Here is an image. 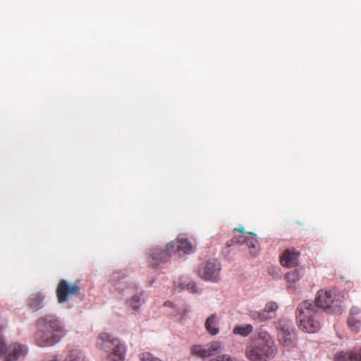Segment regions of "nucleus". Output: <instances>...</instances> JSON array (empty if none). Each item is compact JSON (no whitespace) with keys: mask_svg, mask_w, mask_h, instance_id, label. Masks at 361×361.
<instances>
[{"mask_svg":"<svg viewBox=\"0 0 361 361\" xmlns=\"http://www.w3.org/2000/svg\"><path fill=\"white\" fill-rule=\"evenodd\" d=\"M110 281L116 290V297L125 300L129 310L137 312L145 303L143 289L129 277L128 270L116 271L112 273Z\"/></svg>","mask_w":361,"mask_h":361,"instance_id":"1","label":"nucleus"},{"mask_svg":"<svg viewBox=\"0 0 361 361\" xmlns=\"http://www.w3.org/2000/svg\"><path fill=\"white\" fill-rule=\"evenodd\" d=\"M36 325L37 331L34 334V338L39 347L54 346L66 335V331L54 316L48 315L38 319Z\"/></svg>","mask_w":361,"mask_h":361,"instance_id":"2","label":"nucleus"},{"mask_svg":"<svg viewBox=\"0 0 361 361\" xmlns=\"http://www.w3.org/2000/svg\"><path fill=\"white\" fill-rule=\"evenodd\" d=\"M276 352L275 341L271 335L260 327L257 338L247 344L245 356L250 361H268L276 355Z\"/></svg>","mask_w":361,"mask_h":361,"instance_id":"3","label":"nucleus"},{"mask_svg":"<svg viewBox=\"0 0 361 361\" xmlns=\"http://www.w3.org/2000/svg\"><path fill=\"white\" fill-rule=\"evenodd\" d=\"M97 347L105 351L107 355L105 361H124L126 347L118 338L113 335L102 332L99 334L96 342Z\"/></svg>","mask_w":361,"mask_h":361,"instance_id":"4","label":"nucleus"},{"mask_svg":"<svg viewBox=\"0 0 361 361\" xmlns=\"http://www.w3.org/2000/svg\"><path fill=\"white\" fill-rule=\"evenodd\" d=\"M314 307L307 301L301 302L297 307L298 326L303 331L314 333L320 329V323L316 319L317 314Z\"/></svg>","mask_w":361,"mask_h":361,"instance_id":"5","label":"nucleus"},{"mask_svg":"<svg viewBox=\"0 0 361 361\" xmlns=\"http://www.w3.org/2000/svg\"><path fill=\"white\" fill-rule=\"evenodd\" d=\"M7 321L0 314V332L6 326ZM28 353L27 345L13 343L7 346L5 340L0 336V357L4 355V361H18V359L25 357Z\"/></svg>","mask_w":361,"mask_h":361,"instance_id":"6","label":"nucleus"},{"mask_svg":"<svg viewBox=\"0 0 361 361\" xmlns=\"http://www.w3.org/2000/svg\"><path fill=\"white\" fill-rule=\"evenodd\" d=\"M221 269L219 262L211 259L201 263L196 272L198 276L203 280L218 282L220 280Z\"/></svg>","mask_w":361,"mask_h":361,"instance_id":"7","label":"nucleus"},{"mask_svg":"<svg viewBox=\"0 0 361 361\" xmlns=\"http://www.w3.org/2000/svg\"><path fill=\"white\" fill-rule=\"evenodd\" d=\"M80 290V287L76 283H71L65 279L60 280L56 290L58 302L59 304L67 302L70 297L78 295Z\"/></svg>","mask_w":361,"mask_h":361,"instance_id":"8","label":"nucleus"},{"mask_svg":"<svg viewBox=\"0 0 361 361\" xmlns=\"http://www.w3.org/2000/svg\"><path fill=\"white\" fill-rule=\"evenodd\" d=\"M224 348L223 343L213 341L204 345H194L192 348V352L200 357L205 358L221 353L224 350Z\"/></svg>","mask_w":361,"mask_h":361,"instance_id":"9","label":"nucleus"},{"mask_svg":"<svg viewBox=\"0 0 361 361\" xmlns=\"http://www.w3.org/2000/svg\"><path fill=\"white\" fill-rule=\"evenodd\" d=\"M279 341L284 347L291 348L293 345L291 322L282 318L276 324Z\"/></svg>","mask_w":361,"mask_h":361,"instance_id":"10","label":"nucleus"},{"mask_svg":"<svg viewBox=\"0 0 361 361\" xmlns=\"http://www.w3.org/2000/svg\"><path fill=\"white\" fill-rule=\"evenodd\" d=\"M167 250L169 252L178 254H189L193 252L195 247L192 244L183 236H179L176 241H171L167 244Z\"/></svg>","mask_w":361,"mask_h":361,"instance_id":"11","label":"nucleus"},{"mask_svg":"<svg viewBox=\"0 0 361 361\" xmlns=\"http://www.w3.org/2000/svg\"><path fill=\"white\" fill-rule=\"evenodd\" d=\"M233 243L245 244L250 250L252 256H256L259 250V245L255 236H245L240 235L238 237H234L232 239Z\"/></svg>","mask_w":361,"mask_h":361,"instance_id":"12","label":"nucleus"},{"mask_svg":"<svg viewBox=\"0 0 361 361\" xmlns=\"http://www.w3.org/2000/svg\"><path fill=\"white\" fill-rule=\"evenodd\" d=\"M173 252H169L167 250V245L166 250H162L159 247H153L149 251V261L152 266H157L159 264L166 261L168 256L171 255Z\"/></svg>","mask_w":361,"mask_h":361,"instance_id":"13","label":"nucleus"},{"mask_svg":"<svg viewBox=\"0 0 361 361\" xmlns=\"http://www.w3.org/2000/svg\"><path fill=\"white\" fill-rule=\"evenodd\" d=\"M46 298V293L41 290L32 293L27 298L28 307L34 312L38 311L44 307L43 301Z\"/></svg>","mask_w":361,"mask_h":361,"instance_id":"14","label":"nucleus"},{"mask_svg":"<svg viewBox=\"0 0 361 361\" xmlns=\"http://www.w3.org/2000/svg\"><path fill=\"white\" fill-rule=\"evenodd\" d=\"M334 301V298L331 291L320 290L315 298V305L325 309L329 307Z\"/></svg>","mask_w":361,"mask_h":361,"instance_id":"15","label":"nucleus"},{"mask_svg":"<svg viewBox=\"0 0 361 361\" xmlns=\"http://www.w3.org/2000/svg\"><path fill=\"white\" fill-rule=\"evenodd\" d=\"M219 321L220 317L217 314H212L206 319L204 327L209 334L216 336L219 333Z\"/></svg>","mask_w":361,"mask_h":361,"instance_id":"16","label":"nucleus"},{"mask_svg":"<svg viewBox=\"0 0 361 361\" xmlns=\"http://www.w3.org/2000/svg\"><path fill=\"white\" fill-rule=\"evenodd\" d=\"M355 349L342 350L334 355V361H355Z\"/></svg>","mask_w":361,"mask_h":361,"instance_id":"17","label":"nucleus"},{"mask_svg":"<svg viewBox=\"0 0 361 361\" xmlns=\"http://www.w3.org/2000/svg\"><path fill=\"white\" fill-rule=\"evenodd\" d=\"M347 323L348 327L354 332L360 331L361 327V320L355 310H352L348 317Z\"/></svg>","mask_w":361,"mask_h":361,"instance_id":"18","label":"nucleus"},{"mask_svg":"<svg viewBox=\"0 0 361 361\" xmlns=\"http://www.w3.org/2000/svg\"><path fill=\"white\" fill-rule=\"evenodd\" d=\"M63 361H89L85 353L79 349H73L70 350Z\"/></svg>","mask_w":361,"mask_h":361,"instance_id":"19","label":"nucleus"},{"mask_svg":"<svg viewBox=\"0 0 361 361\" xmlns=\"http://www.w3.org/2000/svg\"><path fill=\"white\" fill-rule=\"evenodd\" d=\"M179 286L181 289L188 290L192 293H200L201 292V289L191 280L181 279Z\"/></svg>","mask_w":361,"mask_h":361,"instance_id":"20","label":"nucleus"},{"mask_svg":"<svg viewBox=\"0 0 361 361\" xmlns=\"http://www.w3.org/2000/svg\"><path fill=\"white\" fill-rule=\"evenodd\" d=\"M281 264L283 267H292L293 265V252L286 250L281 256Z\"/></svg>","mask_w":361,"mask_h":361,"instance_id":"21","label":"nucleus"},{"mask_svg":"<svg viewBox=\"0 0 361 361\" xmlns=\"http://www.w3.org/2000/svg\"><path fill=\"white\" fill-rule=\"evenodd\" d=\"M253 331L252 324H246L245 326H235L233 330L234 334H238L243 337L247 336Z\"/></svg>","mask_w":361,"mask_h":361,"instance_id":"22","label":"nucleus"},{"mask_svg":"<svg viewBox=\"0 0 361 361\" xmlns=\"http://www.w3.org/2000/svg\"><path fill=\"white\" fill-rule=\"evenodd\" d=\"M279 306L276 302L271 301L266 304L264 307V310L267 312L269 315L274 317L275 312L278 310Z\"/></svg>","mask_w":361,"mask_h":361,"instance_id":"23","label":"nucleus"},{"mask_svg":"<svg viewBox=\"0 0 361 361\" xmlns=\"http://www.w3.org/2000/svg\"><path fill=\"white\" fill-rule=\"evenodd\" d=\"M299 255V252L296 253L295 252V258L297 255ZM305 269L302 267H299L297 262L295 261V281L299 280L301 277L305 274Z\"/></svg>","mask_w":361,"mask_h":361,"instance_id":"24","label":"nucleus"},{"mask_svg":"<svg viewBox=\"0 0 361 361\" xmlns=\"http://www.w3.org/2000/svg\"><path fill=\"white\" fill-rule=\"evenodd\" d=\"M140 361H161L160 359L154 357L148 352L142 353L139 355Z\"/></svg>","mask_w":361,"mask_h":361,"instance_id":"25","label":"nucleus"},{"mask_svg":"<svg viewBox=\"0 0 361 361\" xmlns=\"http://www.w3.org/2000/svg\"><path fill=\"white\" fill-rule=\"evenodd\" d=\"M209 361H238L237 359L234 357H232L229 355H222L216 357L214 359H212Z\"/></svg>","mask_w":361,"mask_h":361,"instance_id":"26","label":"nucleus"},{"mask_svg":"<svg viewBox=\"0 0 361 361\" xmlns=\"http://www.w3.org/2000/svg\"><path fill=\"white\" fill-rule=\"evenodd\" d=\"M285 279L287 282V287L289 288H292V283L293 281V273L288 272L285 275Z\"/></svg>","mask_w":361,"mask_h":361,"instance_id":"27","label":"nucleus"},{"mask_svg":"<svg viewBox=\"0 0 361 361\" xmlns=\"http://www.w3.org/2000/svg\"><path fill=\"white\" fill-rule=\"evenodd\" d=\"M268 272L273 277L276 278L280 276V271L279 269L274 267H271L268 269Z\"/></svg>","mask_w":361,"mask_h":361,"instance_id":"28","label":"nucleus"},{"mask_svg":"<svg viewBox=\"0 0 361 361\" xmlns=\"http://www.w3.org/2000/svg\"><path fill=\"white\" fill-rule=\"evenodd\" d=\"M260 313V322H264L268 319H271L273 318V316L269 315V314L265 312L264 309L259 310Z\"/></svg>","mask_w":361,"mask_h":361,"instance_id":"29","label":"nucleus"},{"mask_svg":"<svg viewBox=\"0 0 361 361\" xmlns=\"http://www.w3.org/2000/svg\"><path fill=\"white\" fill-rule=\"evenodd\" d=\"M249 316L253 320H257V321L260 322V313H259V311L250 310L249 312Z\"/></svg>","mask_w":361,"mask_h":361,"instance_id":"30","label":"nucleus"},{"mask_svg":"<svg viewBox=\"0 0 361 361\" xmlns=\"http://www.w3.org/2000/svg\"><path fill=\"white\" fill-rule=\"evenodd\" d=\"M355 361H361V348L359 350L355 349Z\"/></svg>","mask_w":361,"mask_h":361,"instance_id":"31","label":"nucleus"},{"mask_svg":"<svg viewBox=\"0 0 361 361\" xmlns=\"http://www.w3.org/2000/svg\"><path fill=\"white\" fill-rule=\"evenodd\" d=\"M235 230L239 231L241 233H243L245 231V228L243 226L239 228H235Z\"/></svg>","mask_w":361,"mask_h":361,"instance_id":"32","label":"nucleus"}]
</instances>
